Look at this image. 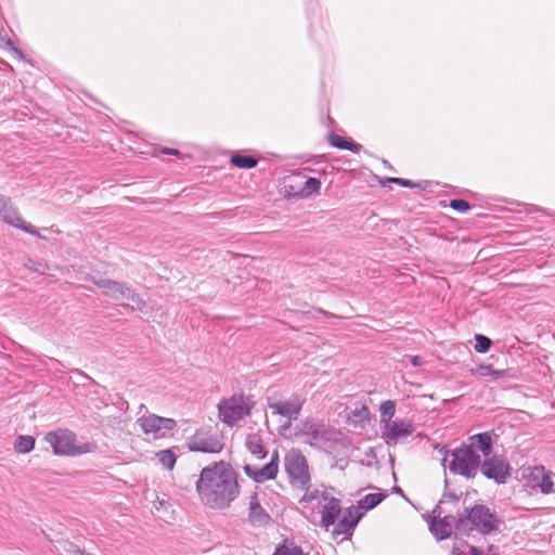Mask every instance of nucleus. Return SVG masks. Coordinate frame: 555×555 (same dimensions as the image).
Masks as SVG:
<instances>
[{
  "mask_svg": "<svg viewBox=\"0 0 555 555\" xmlns=\"http://www.w3.org/2000/svg\"><path fill=\"white\" fill-rule=\"evenodd\" d=\"M195 485L199 501L211 509L229 508L241 492L237 473L224 461L204 467Z\"/></svg>",
  "mask_w": 555,
  "mask_h": 555,
  "instance_id": "1",
  "label": "nucleus"
},
{
  "mask_svg": "<svg viewBox=\"0 0 555 555\" xmlns=\"http://www.w3.org/2000/svg\"><path fill=\"white\" fill-rule=\"evenodd\" d=\"M501 521L489 507L482 504H475L470 508H465L454 525L457 533L469 535L476 530L481 534H490L499 530Z\"/></svg>",
  "mask_w": 555,
  "mask_h": 555,
  "instance_id": "2",
  "label": "nucleus"
},
{
  "mask_svg": "<svg viewBox=\"0 0 555 555\" xmlns=\"http://www.w3.org/2000/svg\"><path fill=\"white\" fill-rule=\"evenodd\" d=\"M296 428V436L301 437L305 443L326 453H333L341 441L339 430L311 420L301 421Z\"/></svg>",
  "mask_w": 555,
  "mask_h": 555,
  "instance_id": "3",
  "label": "nucleus"
},
{
  "mask_svg": "<svg viewBox=\"0 0 555 555\" xmlns=\"http://www.w3.org/2000/svg\"><path fill=\"white\" fill-rule=\"evenodd\" d=\"M480 460V455L472 446L464 444L461 448L447 453L443 462H449L448 467L451 473L473 478L479 469Z\"/></svg>",
  "mask_w": 555,
  "mask_h": 555,
  "instance_id": "4",
  "label": "nucleus"
},
{
  "mask_svg": "<svg viewBox=\"0 0 555 555\" xmlns=\"http://www.w3.org/2000/svg\"><path fill=\"white\" fill-rule=\"evenodd\" d=\"M44 440L52 447L56 455H80L93 452L96 449L95 443L86 442L77 446L76 435L68 429H57L50 431L44 436Z\"/></svg>",
  "mask_w": 555,
  "mask_h": 555,
  "instance_id": "5",
  "label": "nucleus"
},
{
  "mask_svg": "<svg viewBox=\"0 0 555 555\" xmlns=\"http://www.w3.org/2000/svg\"><path fill=\"white\" fill-rule=\"evenodd\" d=\"M305 401V397L297 392L284 395L273 390L269 391L267 397V403L272 413L288 420L287 427L291 425V421H296L299 417Z\"/></svg>",
  "mask_w": 555,
  "mask_h": 555,
  "instance_id": "6",
  "label": "nucleus"
},
{
  "mask_svg": "<svg viewBox=\"0 0 555 555\" xmlns=\"http://www.w3.org/2000/svg\"><path fill=\"white\" fill-rule=\"evenodd\" d=\"M284 466L293 487L308 489L310 485L309 466L300 450H289L284 457Z\"/></svg>",
  "mask_w": 555,
  "mask_h": 555,
  "instance_id": "7",
  "label": "nucleus"
},
{
  "mask_svg": "<svg viewBox=\"0 0 555 555\" xmlns=\"http://www.w3.org/2000/svg\"><path fill=\"white\" fill-rule=\"evenodd\" d=\"M304 502L318 501L322 505L321 511V527L328 530V528L336 524L340 513V501L334 496H330L325 491L319 490L307 491L302 498Z\"/></svg>",
  "mask_w": 555,
  "mask_h": 555,
  "instance_id": "8",
  "label": "nucleus"
},
{
  "mask_svg": "<svg viewBox=\"0 0 555 555\" xmlns=\"http://www.w3.org/2000/svg\"><path fill=\"white\" fill-rule=\"evenodd\" d=\"M93 282L98 287L103 289L104 295L111 297L114 300L131 301L137 305L139 309L145 305V301L139 296V294L125 283L108 279H99L94 280Z\"/></svg>",
  "mask_w": 555,
  "mask_h": 555,
  "instance_id": "9",
  "label": "nucleus"
},
{
  "mask_svg": "<svg viewBox=\"0 0 555 555\" xmlns=\"http://www.w3.org/2000/svg\"><path fill=\"white\" fill-rule=\"evenodd\" d=\"M220 420L229 426H233L245 416L249 415L250 406L244 396H232L218 404Z\"/></svg>",
  "mask_w": 555,
  "mask_h": 555,
  "instance_id": "10",
  "label": "nucleus"
},
{
  "mask_svg": "<svg viewBox=\"0 0 555 555\" xmlns=\"http://www.w3.org/2000/svg\"><path fill=\"white\" fill-rule=\"evenodd\" d=\"M188 447L191 451L203 453H219L224 443L221 435L206 429H198L189 438Z\"/></svg>",
  "mask_w": 555,
  "mask_h": 555,
  "instance_id": "11",
  "label": "nucleus"
},
{
  "mask_svg": "<svg viewBox=\"0 0 555 555\" xmlns=\"http://www.w3.org/2000/svg\"><path fill=\"white\" fill-rule=\"evenodd\" d=\"M479 470L486 478L501 485L511 477L512 467L503 455L494 454L487 456L483 462L480 461Z\"/></svg>",
  "mask_w": 555,
  "mask_h": 555,
  "instance_id": "12",
  "label": "nucleus"
},
{
  "mask_svg": "<svg viewBox=\"0 0 555 555\" xmlns=\"http://www.w3.org/2000/svg\"><path fill=\"white\" fill-rule=\"evenodd\" d=\"M414 425L406 420L395 418L391 423L380 428V438L389 447L397 446L402 439H406L414 433Z\"/></svg>",
  "mask_w": 555,
  "mask_h": 555,
  "instance_id": "13",
  "label": "nucleus"
},
{
  "mask_svg": "<svg viewBox=\"0 0 555 555\" xmlns=\"http://www.w3.org/2000/svg\"><path fill=\"white\" fill-rule=\"evenodd\" d=\"M447 512L448 511L444 507L437 505L433 511L434 516L429 521V529L431 533L440 541L448 539L451 535L457 519L455 516L448 514Z\"/></svg>",
  "mask_w": 555,
  "mask_h": 555,
  "instance_id": "14",
  "label": "nucleus"
},
{
  "mask_svg": "<svg viewBox=\"0 0 555 555\" xmlns=\"http://www.w3.org/2000/svg\"><path fill=\"white\" fill-rule=\"evenodd\" d=\"M0 217L8 224L18 228L29 234L41 237L34 225L26 223L23 220L17 209L11 204V201L2 195H0Z\"/></svg>",
  "mask_w": 555,
  "mask_h": 555,
  "instance_id": "15",
  "label": "nucleus"
},
{
  "mask_svg": "<svg viewBox=\"0 0 555 555\" xmlns=\"http://www.w3.org/2000/svg\"><path fill=\"white\" fill-rule=\"evenodd\" d=\"M137 423L144 434H154L155 437L158 435L164 436L166 431H170L175 428L176 422L172 418L160 417L156 414H149L138 418Z\"/></svg>",
  "mask_w": 555,
  "mask_h": 555,
  "instance_id": "16",
  "label": "nucleus"
},
{
  "mask_svg": "<svg viewBox=\"0 0 555 555\" xmlns=\"http://www.w3.org/2000/svg\"><path fill=\"white\" fill-rule=\"evenodd\" d=\"M245 474L256 482H264L274 479L279 472V453L274 451L271 461L262 467L246 464L244 466Z\"/></svg>",
  "mask_w": 555,
  "mask_h": 555,
  "instance_id": "17",
  "label": "nucleus"
},
{
  "mask_svg": "<svg viewBox=\"0 0 555 555\" xmlns=\"http://www.w3.org/2000/svg\"><path fill=\"white\" fill-rule=\"evenodd\" d=\"M527 478L532 489H538L543 494L554 492L553 473L547 472L544 466L538 465L530 468Z\"/></svg>",
  "mask_w": 555,
  "mask_h": 555,
  "instance_id": "18",
  "label": "nucleus"
},
{
  "mask_svg": "<svg viewBox=\"0 0 555 555\" xmlns=\"http://www.w3.org/2000/svg\"><path fill=\"white\" fill-rule=\"evenodd\" d=\"M364 513L359 511L356 506L346 508L343 518L336 524L333 534L351 535L353 529L363 517Z\"/></svg>",
  "mask_w": 555,
  "mask_h": 555,
  "instance_id": "19",
  "label": "nucleus"
},
{
  "mask_svg": "<svg viewBox=\"0 0 555 555\" xmlns=\"http://www.w3.org/2000/svg\"><path fill=\"white\" fill-rule=\"evenodd\" d=\"M248 521L253 527H266L271 522V516L261 506L257 493H253L249 500Z\"/></svg>",
  "mask_w": 555,
  "mask_h": 555,
  "instance_id": "20",
  "label": "nucleus"
},
{
  "mask_svg": "<svg viewBox=\"0 0 555 555\" xmlns=\"http://www.w3.org/2000/svg\"><path fill=\"white\" fill-rule=\"evenodd\" d=\"M473 449L477 448L485 457L490 456L492 452V439L489 433H481L469 437Z\"/></svg>",
  "mask_w": 555,
  "mask_h": 555,
  "instance_id": "21",
  "label": "nucleus"
},
{
  "mask_svg": "<svg viewBox=\"0 0 555 555\" xmlns=\"http://www.w3.org/2000/svg\"><path fill=\"white\" fill-rule=\"evenodd\" d=\"M245 446L247 450L257 459L266 457L267 450L264 449L262 439L258 434L247 435Z\"/></svg>",
  "mask_w": 555,
  "mask_h": 555,
  "instance_id": "22",
  "label": "nucleus"
},
{
  "mask_svg": "<svg viewBox=\"0 0 555 555\" xmlns=\"http://www.w3.org/2000/svg\"><path fill=\"white\" fill-rule=\"evenodd\" d=\"M320 188H321V182H320V180H319V179H317V178H312V177H310V178H308V179L306 180V182L304 183V185H302L298 191H296V192H295V191H294V192H292V191L286 190V193H287L289 196H291V195H293V196H296V197H301V198H304V197H308V196H310V195H311V194H313V193H319Z\"/></svg>",
  "mask_w": 555,
  "mask_h": 555,
  "instance_id": "23",
  "label": "nucleus"
},
{
  "mask_svg": "<svg viewBox=\"0 0 555 555\" xmlns=\"http://www.w3.org/2000/svg\"><path fill=\"white\" fill-rule=\"evenodd\" d=\"M386 498L385 493H370L361 499L358 503L357 508L363 511H370L377 506Z\"/></svg>",
  "mask_w": 555,
  "mask_h": 555,
  "instance_id": "24",
  "label": "nucleus"
},
{
  "mask_svg": "<svg viewBox=\"0 0 555 555\" xmlns=\"http://www.w3.org/2000/svg\"><path fill=\"white\" fill-rule=\"evenodd\" d=\"M380 412V427L386 425V423L393 422V415L396 412V403L392 400L383 401L379 406Z\"/></svg>",
  "mask_w": 555,
  "mask_h": 555,
  "instance_id": "25",
  "label": "nucleus"
},
{
  "mask_svg": "<svg viewBox=\"0 0 555 555\" xmlns=\"http://www.w3.org/2000/svg\"><path fill=\"white\" fill-rule=\"evenodd\" d=\"M273 555H308L302 548L294 543V541L285 540L279 545Z\"/></svg>",
  "mask_w": 555,
  "mask_h": 555,
  "instance_id": "26",
  "label": "nucleus"
},
{
  "mask_svg": "<svg viewBox=\"0 0 555 555\" xmlns=\"http://www.w3.org/2000/svg\"><path fill=\"white\" fill-rule=\"evenodd\" d=\"M331 144L335 147L341 149V150H348L351 152H359L361 149V144L349 142L345 138L338 135V134H332L331 135Z\"/></svg>",
  "mask_w": 555,
  "mask_h": 555,
  "instance_id": "27",
  "label": "nucleus"
},
{
  "mask_svg": "<svg viewBox=\"0 0 555 555\" xmlns=\"http://www.w3.org/2000/svg\"><path fill=\"white\" fill-rule=\"evenodd\" d=\"M231 164L238 168L250 169L257 166L258 160L254 156L235 154L231 157Z\"/></svg>",
  "mask_w": 555,
  "mask_h": 555,
  "instance_id": "28",
  "label": "nucleus"
},
{
  "mask_svg": "<svg viewBox=\"0 0 555 555\" xmlns=\"http://www.w3.org/2000/svg\"><path fill=\"white\" fill-rule=\"evenodd\" d=\"M156 457L158 459L159 463L167 469H172L177 461V455L173 449L162 450L156 453Z\"/></svg>",
  "mask_w": 555,
  "mask_h": 555,
  "instance_id": "29",
  "label": "nucleus"
},
{
  "mask_svg": "<svg viewBox=\"0 0 555 555\" xmlns=\"http://www.w3.org/2000/svg\"><path fill=\"white\" fill-rule=\"evenodd\" d=\"M34 447L35 438L28 435L18 436L14 444L15 450L20 453H28Z\"/></svg>",
  "mask_w": 555,
  "mask_h": 555,
  "instance_id": "30",
  "label": "nucleus"
},
{
  "mask_svg": "<svg viewBox=\"0 0 555 555\" xmlns=\"http://www.w3.org/2000/svg\"><path fill=\"white\" fill-rule=\"evenodd\" d=\"M475 339H476L475 350L480 353L487 352L492 345L491 339L482 334H477L475 336Z\"/></svg>",
  "mask_w": 555,
  "mask_h": 555,
  "instance_id": "31",
  "label": "nucleus"
},
{
  "mask_svg": "<svg viewBox=\"0 0 555 555\" xmlns=\"http://www.w3.org/2000/svg\"><path fill=\"white\" fill-rule=\"evenodd\" d=\"M352 417L354 422L362 423L364 421H369L370 410L366 405H361L360 408H356L352 411Z\"/></svg>",
  "mask_w": 555,
  "mask_h": 555,
  "instance_id": "32",
  "label": "nucleus"
},
{
  "mask_svg": "<svg viewBox=\"0 0 555 555\" xmlns=\"http://www.w3.org/2000/svg\"><path fill=\"white\" fill-rule=\"evenodd\" d=\"M450 207L460 212H467L470 209L469 203L461 198L452 199Z\"/></svg>",
  "mask_w": 555,
  "mask_h": 555,
  "instance_id": "33",
  "label": "nucleus"
},
{
  "mask_svg": "<svg viewBox=\"0 0 555 555\" xmlns=\"http://www.w3.org/2000/svg\"><path fill=\"white\" fill-rule=\"evenodd\" d=\"M449 503H452V504L456 505L459 503V499L452 492H444L443 495H442V499L440 500L438 505H441L442 507H444V505H447Z\"/></svg>",
  "mask_w": 555,
  "mask_h": 555,
  "instance_id": "34",
  "label": "nucleus"
},
{
  "mask_svg": "<svg viewBox=\"0 0 555 555\" xmlns=\"http://www.w3.org/2000/svg\"><path fill=\"white\" fill-rule=\"evenodd\" d=\"M389 182H392V183H396V184H399V185L405 186V188L418 186V184H416L415 182L404 179V178H389Z\"/></svg>",
  "mask_w": 555,
  "mask_h": 555,
  "instance_id": "35",
  "label": "nucleus"
},
{
  "mask_svg": "<svg viewBox=\"0 0 555 555\" xmlns=\"http://www.w3.org/2000/svg\"><path fill=\"white\" fill-rule=\"evenodd\" d=\"M479 370H480V374L483 375V376H486L488 374H495L498 376L502 375V373L494 371L492 365H481L479 367Z\"/></svg>",
  "mask_w": 555,
  "mask_h": 555,
  "instance_id": "36",
  "label": "nucleus"
},
{
  "mask_svg": "<svg viewBox=\"0 0 555 555\" xmlns=\"http://www.w3.org/2000/svg\"><path fill=\"white\" fill-rule=\"evenodd\" d=\"M455 555H483V553L476 546L469 547V554H465L463 552H457Z\"/></svg>",
  "mask_w": 555,
  "mask_h": 555,
  "instance_id": "37",
  "label": "nucleus"
},
{
  "mask_svg": "<svg viewBox=\"0 0 555 555\" xmlns=\"http://www.w3.org/2000/svg\"><path fill=\"white\" fill-rule=\"evenodd\" d=\"M162 153L167 154V155H176V156L180 154L179 150L167 149V147L162 149Z\"/></svg>",
  "mask_w": 555,
  "mask_h": 555,
  "instance_id": "38",
  "label": "nucleus"
},
{
  "mask_svg": "<svg viewBox=\"0 0 555 555\" xmlns=\"http://www.w3.org/2000/svg\"><path fill=\"white\" fill-rule=\"evenodd\" d=\"M411 361L414 366H421L423 364V359L418 356L412 357Z\"/></svg>",
  "mask_w": 555,
  "mask_h": 555,
  "instance_id": "39",
  "label": "nucleus"
},
{
  "mask_svg": "<svg viewBox=\"0 0 555 555\" xmlns=\"http://www.w3.org/2000/svg\"><path fill=\"white\" fill-rule=\"evenodd\" d=\"M487 555H499V554H498V553H495V552H493V546L491 545V546H489V547H488V553H487Z\"/></svg>",
  "mask_w": 555,
  "mask_h": 555,
  "instance_id": "40",
  "label": "nucleus"
},
{
  "mask_svg": "<svg viewBox=\"0 0 555 555\" xmlns=\"http://www.w3.org/2000/svg\"><path fill=\"white\" fill-rule=\"evenodd\" d=\"M13 50L20 57H23V52L20 49L13 48Z\"/></svg>",
  "mask_w": 555,
  "mask_h": 555,
  "instance_id": "41",
  "label": "nucleus"
},
{
  "mask_svg": "<svg viewBox=\"0 0 555 555\" xmlns=\"http://www.w3.org/2000/svg\"><path fill=\"white\" fill-rule=\"evenodd\" d=\"M393 491H395L396 493H400V494H402V490H401V488H399V487H395V488H393Z\"/></svg>",
  "mask_w": 555,
  "mask_h": 555,
  "instance_id": "42",
  "label": "nucleus"
},
{
  "mask_svg": "<svg viewBox=\"0 0 555 555\" xmlns=\"http://www.w3.org/2000/svg\"><path fill=\"white\" fill-rule=\"evenodd\" d=\"M533 210H538V209H537L535 207H533V206H530V207L528 208V212H531V211H533Z\"/></svg>",
  "mask_w": 555,
  "mask_h": 555,
  "instance_id": "43",
  "label": "nucleus"
}]
</instances>
